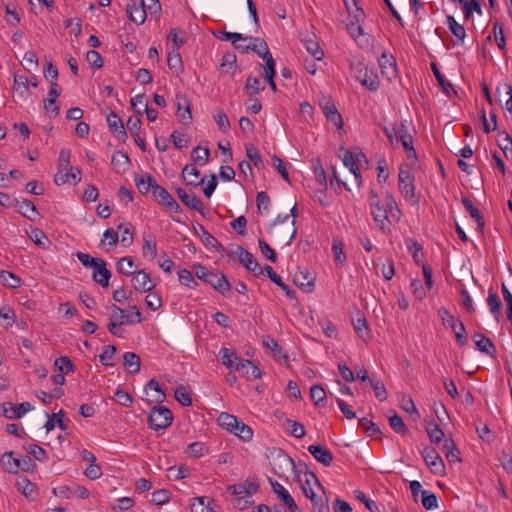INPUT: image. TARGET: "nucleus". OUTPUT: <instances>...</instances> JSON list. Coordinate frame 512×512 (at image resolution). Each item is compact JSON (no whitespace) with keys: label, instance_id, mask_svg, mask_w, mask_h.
Listing matches in <instances>:
<instances>
[{"label":"nucleus","instance_id":"f257e3e1","mask_svg":"<svg viewBox=\"0 0 512 512\" xmlns=\"http://www.w3.org/2000/svg\"><path fill=\"white\" fill-rule=\"evenodd\" d=\"M195 276L205 283L210 284L215 290L222 295L227 294L231 290V285L224 274H218L208 270L202 264H194L192 266Z\"/></svg>","mask_w":512,"mask_h":512},{"label":"nucleus","instance_id":"f03ea898","mask_svg":"<svg viewBox=\"0 0 512 512\" xmlns=\"http://www.w3.org/2000/svg\"><path fill=\"white\" fill-rule=\"evenodd\" d=\"M415 178L409 165H401L398 173V188L403 197L413 206L419 204V198L415 195Z\"/></svg>","mask_w":512,"mask_h":512},{"label":"nucleus","instance_id":"7ed1b4c3","mask_svg":"<svg viewBox=\"0 0 512 512\" xmlns=\"http://www.w3.org/2000/svg\"><path fill=\"white\" fill-rule=\"evenodd\" d=\"M351 70L357 81H359L369 91H377L379 88V78L377 73L368 68L364 63L357 62L351 64Z\"/></svg>","mask_w":512,"mask_h":512},{"label":"nucleus","instance_id":"20e7f679","mask_svg":"<svg viewBox=\"0 0 512 512\" xmlns=\"http://www.w3.org/2000/svg\"><path fill=\"white\" fill-rule=\"evenodd\" d=\"M173 421L172 411L165 407L156 405L151 408L148 423L153 430H163L171 425Z\"/></svg>","mask_w":512,"mask_h":512},{"label":"nucleus","instance_id":"39448f33","mask_svg":"<svg viewBox=\"0 0 512 512\" xmlns=\"http://www.w3.org/2000/svg\"><path fill=\"white\" fill-rule=\"evenodd\" d=\"M111 319L119 320V325H132L142 321V315L136 306H131L125 311L115 304L109 306Z\"/></svg>","mask_w":512,"mask_h":512},{"label":"nucleus","instance_id":"423d86ee","mask_svg":"<svg viewBox=\"0 0 512 512\" xmlns=\"http://www.w3.org/2000/svg\"><path fill=\"white\" fill-rule=\"evenodd\" d=\"M438 314L442 319L444 326L450 328L455 333V337L458 343L463 344L464 340L466 339L465 327L463 323L451 315L446 308H440Z\"/></svg>","mask_w":512,"mask_h":512},{"label":"nucleus","instance_id":"0eeeda50","mask_svg":"<svg viewBox=\"0 0 512 512\" xmlns=\"http://www.w3.org/2000/svg\"><path fill=\"white\" fill-rule=\"evenodd\" d=\"M422 457L433 474L441 475L444 472V462L435 448H424Z\"/></svg>","mask_w":512,"mask_h":512},{"label":"nucleus","instance_id":"6e6552de","mask_svg":"<svg viewBox=\"0 0 512 512\" xmlns=\"http://www.w3.org/2000/svg\"><path fill=\"white\" fill-rule=\"evenodd\" d=\"M147 5L145 0H141L140 4L137 5L135 1L128 3L126 6V13L130 21L136 25H142L147 18Z\"/></svg>","mask_w":512,"mask_h":512},{"label":"nucleus","instance_id":"1a4fd4ad","mask_svg":"<svg viewBox=\"0 0 512 512\" xmlns=\"http://www.w3.org/2000/svg\"><path fill=\"white\" fill-rule=\"evenodd\" d=\"M398 141H401L403 148L409 154V157L417 158L416 151L413 147V137L409 132L407 121H401L397 123V131Z\"/></svg>","mask_w":512,"mask_h":512},{"label":"nucleus","instance_id":"9d476101","mask_svg":"<svg viewBox=\"0 0 512 512\" xmlns=\"http://www.w3.org/2000/svg\"><path fill=\"white\" fill-rule=\"evenodd\" d=\"M3 415L7 419H19L23 417L27 412L33 409V406L29 402H23L19 405H14L11 402H4L2 404Z\"/></svg>","mask_w":512,"mask_h":512},{"label":"nucleus","instance_id":"9b49d317","mask_svg":"<svg viewBox=\"0 0 512 512\" xmlns=\"http://www.w3.org/2000/svg\"><path fill=\"white\" fill-rule=\"evenodd\" d=\"M106 120L114 136L124 142L127 139V133L120 117L115 112H111L107 115Z\"/></svg>","mask_w":512,"mask_h":512},{"label":"nucleus","instance_id":"f8f14e48","mask_svg":"<svg viewBox=\"0 0 512 512\" xmlns=\"http://www.w3.org/2000/svg\"><path fill=\"white\" fill-rule=\"evenodd\" d=\"M176 193L180 201L188 208L198 211L204 215V205L201 200L194 194H188L184 189L178 187Z\"/></svg>","mask_w":512,"mask_h":512},{"label":"nucleus","instance_id":"ddd939ff","mask_svg":"<svg viewBox=\"0 0 512 512\" xmlns=\"http://www.w3.org/2000/svg\"><path fill=\"white\" fill-rule=\"evenodd\" d=\"M81 180V171L75 167H69L67 172L63 173V171H57L54 176V182L58 186H62L68 182H72L73 184L79 183Z\"/></svg>","mask_w":512,"mask_h":512},{"label":"nucleus","instance_id":"4468645a","mask_svg":"<svg viewBox=\"0 0 512 512\" xmlns=\"http://www.w3.org/2000/svg\"><path fill=\"white\" fill-rule=\"evenodd\" d=\"M92 278L102 287H108L111 272L106 268V262L103 259L100 258L97 264L93 266Z\"/></svg>","mask_w":512,"mask_h":512},{"label":"nucleus","instance_id":"2eb2a0df","mask_svg":"<svg viewBox=\"0 0 512 512\" xmlns=\"http://www.w3.org/2000/svg\"><path fill=\"white\" fill-rule=\"evenodd\" d=\"M309 453L321 464L324 466H330L333 462V454L332 452L321 445H310L308 447Z\"/></svg>","mask_w":512,"mask_h":512},{"label":"nucleus","instance_id":"dca6fc26","mask_svg":"<svg viewBox=\"0 0 512 512\" xmlns=\"http://www.w3.org/2000/svg\"><path fill=\"white\" fill-rule=\"evenodd\" d=\"M370 210L377 227L385 232L387 229L386 222L389 221L386 208L381 206L380 203L372 202L370 203Z\"/></svg>","mask_w":512,"mask_h":512},{"label":"nucleus","instance_id":"f3484780","mask_svg":"<svg viewBox=\"0 0 512 512\" xmlns=\"http://www.w3.org/2000/svg\"><path fill=\"white\" fill-rule=\"evenodd\" d=\"M61 94V89L59 88L58 84L54 81H51L50 90L48 92V97L46 100H44V108L49 111L51 109V112L54 117H56L59 114L60 108L58 105H56V100Z\"/></svg>","mask_w":512,"mask_h":512},{"label":"nucleus","instance_id":"a211bd4d","mask_svg":"<svg viewBox=\"0 0 512 512\" xmlns=\"http://www.w3.org/2000/svg\"><path fill=\"white\" fill-rule=\"evenodd\" d=\"M135 185L139 192L143 195L148 194L150 191H154L157 186L155 178L149 174L144 173L141 175H135Z\"/></svg>","mask_w":512,"mask_h":512},{"label":"nucleus","instance_id":"6ab92c4d","mask_svg":"<svg viewBox=\"0 0 512 512\" xmlns=\"http://www.w3.org/2000/svg\"><path fill=\"white\" fill-rule=\"evenodd\" d=\"M133 286L138 291L148 292L155 287V284L152 283L149 273L139 270L133 274Z\"/></svg>","mask_w":512,"mask_h":512},{"label":"nucleus","instance_id":"aec40b11","mask_svg":"<svg viewBox=\"0 0 512 512\" xmlns=\"http://www.w3.org/2000/svg\"><path fill=\"white\" fill-rule=\"evenodd\" d=\"M177 112L176 115L183 124H189L192 120L190 101L181 95H176Z\"/></svg>","mask_w":512,"mask_h":512},{"label":"nucleus","instance_id":"412c9836","mask_svg":"<svg viewBox=\"0 0 512 512\" xmlns=\"http://www.w3.org/2000/svg\"><path fill=\"white\" fill-rule=\"evenodd\" d=\"M235 370L241 372L247 379H258L261 377L260 369L250 360H239Z\"/></svg>","mask_w":512,"mask_h":512},{"label":"nucleus","instance_id":"4be33fe9","mask_svg":"<svg viewBox=\"0 0 512 512\" xmlns=\"http://www.w3.org/2000/svg\"><path fill=\"white\" fill-rule=\"evenodd\" d=\"M342 154H340V158L343 161V164L349 168L350 172L355 176L358 185L361 182V174L359 172V167L355 163L354 153L350 150L341 149Z\"/></svg>","mask_w":512,"mask_h":512},{"label":"nucleus","instance_id":"5701e85b","mask_svg":"<svg viewBox=\"0 0 512 512\" xmlns=\"http://www.w3.org/2000/svg\"><path fill=\"white\" fill-rule=\"evenodd\" d=\"M111 164L117 174H123L128 169L130 159L126 153L116 151L112 155Z\"/></svg>","mask_w":512,"mask_h":512},{"label":"nucleus","instance_id":"b1692460","mask_svg":"<svg viewBox=\"0 0 512 512\" xmlns=\"http://www.w3.org/2000/svg\"><path fill=\"white\" fill-rule=\"evenodd\" d=\"M16 207L19 213L31 221H34L39 215L34 203L28 199L16 201Z\"/></svg>","mask_w":512,"mask_h":512},{"label":"nucleus","instance_id":"393cba45","mask_svg":"<svg viewBox=\"0 0 512 512\" xmlns=\"http://www.w3.org/2000/svg\"><path fill=\"white\" fill-rule=\"evenodd\" d=\"M239 262L243 264L245 268L255 276H262L263 272L265 271L264 267L262 268L259 265V263L249 251L243 254V256L239 259Z\"/></svg>","mask_w":512,"mask_h":512},{"label":"nucleus","instance_id":"a878e982","mask_svg":"<svg viewBox=\"0 0 512 512\" xmlns=\"http://www.w3.org/2000/svg\"><path fill=\"white\" fill-rule=\"evenodd\" d=\"M264 270L265 272L267 273V276L268 278L275 284L277 285L279 288H281L285 294L287 295V297H289L290 299H294L295 298V291L291 290L289 288L288 285H286L281 277L273 270V268L269 265H265L264 266Z\"/></svg>","mask_w":512,"mask_h":512},{"label":"nucleus","instance_id":"bb28decb","mask_svg":"<svg viewBox=\"0 0 512 512\" xmlns=\"http://www.w3.org/2000/svg\"><path fill=\"white\" fill-rule=\"evenodd\" d=\"M182 176L186 183L191 186H198L204 182V178L199 179L200 171L191 164H188L183 168Z\"/></svg>","mask_w":512,"mask_h":512},{"label":"nucleus","instance_id":"cd10ccee","mask_svg":"<svg viewBox=\"0 0 512 512\" xmlns=\"http://www.w3.org/2000/svg\"><path fill=\"white\" fill-rule=\"evenodd\" d=\"M262 343L265 347L269 348L273 352V356L279 362L288 360V356L283 352L280 344L270 336H264Z\"/></svg>","mask_w":512,"mask_h":512},{"label":"nucleus","instance_id":"c85d7f7f","mask_svg":"<svg viewBox=\"0 0 512 512\" xmlns=\"http://www.w3.org/2000/svg\"><path fill=\"white\" fill-rule=\"evenodd\" d=\"M379 65L381 67L382 74L388 79L396 76V64L392 56H388L385 53L379 58Z\"/></svg>","mask_w":512,"mask_h":512},{"label":"nucleus","instance_id":"c756f323","mask_svg":"<svg viewBox=\"0 0 512 512\" xmlns=\"http://www.w3.org/2000/svg\"><path fill=\"white\" fill-rule=\"evenodd\" d=\"M322 110L328 121L337 125L338 128L342 127V117L333 103L327 101L322 105Z\"/></svg>","mask_w":512,"mask_h":512},{"label":"nucleus","instance_id":"7c9ffc66","mask_svg":"<svg viewBox=\"0 0 512 512\" xmlns=\"http://www.w3.org/2000/svg\"><path fill=\"white\" fill-rule=\"evenodd\" d=\"M13 452H6L1 456L0 465L9 473H17L20 465V458L13 457Z\"/></svg>","mask_w":512,"mask_h":512},{"label":"nucleus","instance_id":"2f4dec72","mask_svg":"<svg viewBox=\"0 0 512 512\" xmlns=\"http://www.w3.org/2000/svg\"><path fill=\"white\" fill-rule=\"evenodd\" d=\"M142 252L144 257H150V259L157 256V243L153 234L144 235Z\"/></svg>","mask_w":512,"mask_h":512},{"label":"nucleus","instance_id":"473e14b6","mask_svg":"<svg viewBox=\"0 0 512 512\" xmlns=\"http://www.w3.org/2000/svg\"><path fill=\"white\" fill-rule=\"evenodd\" d=\"M199 233V236L203 242V244L207 248H216L217 250H223V246L219 243V241L210 234L203 225H198V230H196Z\"/></svg>","mask_w":512,"mask_h":512},{"label":"nucleus","instance_id":"72a5a7b5","mask_svg":"<svg viewBox=\"0 0 512 512\" xmlns=\"http://www.w3.org/2000/svg\"><path fill=\"white\" fill-rule=\"evenodd\" d=\"M426 432L432 443L439 445L442 441L444 442V432L441 427L431 419L426 426Z\"/></svg>","mask_w":512,"mask_h":512},{"label":"nucleus","instance_id":"f704fd0d","mask_svg":"<svg viewBox=\"0 0 512 512\" xmlns=\"http://www.w3.org/2000/svg\"><path fill=\"white\" fill-rule=\"evenodd\" d=\"M123 365L129 373L136 374L140 371V357L134 352H126L123 355Z\"/></svg>","mask_w":512,"mask_h":512},{"label":"nucleus","instance_id":"c9c22d12","mask_svg":"<svg viewBox=\"0 0 512 512\" xmlns=\"http://www.w3.org/2000/svg\"><path fill=\"white\" fill-rule=\"evenodd\" d=\"M219 356L222 360V364L228 369H235L236 363L241 360L234 350L228 348H221Z\"/></svg>","mask_w":512,"mask_h":512},{"label":"nucleus","instance_id":"e433bc0d","mask_svg":"<svg viewBox=\"0 0 512 512\" xmlns=\"http://www.w3.org/2000/svg\"><path fill=\"white\" fill-rule=\"evenodd\" d=\"M213 503L214 500L209 497H196L191 504V512H214L211 507V504Z\"/></svg>","mask_w":512,"mask_h":512},{"label":"nucleus","instance_id":"4c0bfd02","mask_svg":"<svg viewBox=\"0 0 512 512\" xmlns=\"http://www.w3.org/2000/svg\"><path fill=\"white\" fill-rule=\"evenodd\" d=\"M240 421L241 420L238 419L236 416L224 412L221 413L218 417V422L220 426L231 433L234 430H237Z\"/></svg>","mask_w":512,"mask_h":512},{"label":"nucleus","instance_id":"58836bf2","mask_svg":"<svg viewBox=\"0 0 512 512\" xmlns=\"http://www.w3.org/2000/svg\"><path fill=\"white\" fill-rule=\"evenodd\" d=\"M63 416H64L63 410H60L58 413H55V414L49 416L48 420L45 424L46 430L49 432V431L53 430L56 425H58V427L61 430L65 431L68 428V426L65 423V421L63 420Z\"/></svg>","mask_w":512,"mask_h":512},{"label":"nucleus","instance_id":"ea45409f","mask_svg":"<svg viewBox=\"0 0 512 512\" xmlns=\"http://www.w3.org/2000/svg\"><path fill=\"white\" fill-rule=\"evenodd\" d=\"M167 64L169 69L177 75L183 71L182 58L178 50H172L168 53Z\"/></svg>","mask_w":512,"mask_h":512},{"label":"nucleus","instance_id":"a19ab883","mask_svg":"<svg viewBox=\"0 0 512 512\" xmlns=\"http://www.w3.org/2000/svg\"><path fill=\"white\" fill-rule=\"evenodd\" d=\"M304 47L308 51L309 54L314 58V60H322L324 57V52L321 49L319 43L314 39H305L303 41Z\"/></svg>","mask_w":512,"mask_h":512},{"label":"nucleus","instance_id":"79ce46f5","mask_svg":"<svg viewBox=\"0 0 512 512\" xmlns=\"http://www.w3.org/2000/svg\"><path fill=\"white\" fill-rule=\"evenodd\" d=\"M152 194L156 202L164 207H166L170 201L174 199L164 187L158 184Z\"/></svg>","mask_w":512,"mask_h":512},{"label":"nucleus","instance_id":"37998d69","mask_svg":"<svg viewBox=\"0 0 512 512\" xmlns=\"http://www.w3.org/2000/svg\"><path fill=\"white\" fill-rule=\"evenodd\" d=\"M443 448L445 450V456L448 462L459 461V451L455 446L454 441L451 438L445 439L443 442Z\"/></svg>","mask_w":512,"mask_h":512},{"label":"nucleus","instance_id":"c03bdc74","mask_svg":"<svg viewBox=\"0 0 512 512\" xmlns=\"http://www.w3.org/2000/svg\"><path fill=\"white\" fill-rule=\"evenodd\" d=\"M310 396L316 406H323L326 400V391L320 384L310 388Z\"/></svg>","mask_w":512,"mask_h":512},{"label":"nucleus","instance_id":"a18cd8bd","mask_svg":"<svg viewBox=\"0 0 512 512\" xmlns=\"http://www.w3.org/2000/svg\"><path fill=\"white\" fill-rule=\"evenodd\" d=\"M193 270L192 271H189L187 269H181L178 271V280L179 282L188 287V288H192V289H195L198 285L197 281L194 279V276H193Z\"/></svg>","mask_w":512,"mask_h":512},{"label":"nucleus","instance_id":"49530a36","mask_svg":"<svg viewBox=\"0 0 512 512\" xmlns=\"http://www.w3.org/2000/svg\"><path fill=\"white\" fill-rule=\"evenodd\" d=\"M487 304H488L490 312L498 320L502 304H501V301H500L497 293L493 292L492 290H489Z\"/></svg>","mask_w":512,"mask_h":512},{"label":"nucleus","instance_id":"de8ad7c7","mask_svg":"<svg viewBox=\"0 0 512 512\" xmlns=\"http://www.w3.org/2000/svg\"><path fill=\"white\" fill-rule=\"evenodd\" d=\"M447 24H448V28L452 32V34L459 41H463V39L465 38V35H466L464 27L461 24H459L455 20V18L451 15L447 16Z\"/></svg>","mask_w":512,"mask_h":512},{"label":"nucleus","instance_id":"09e8293b","mask_svg":"<svg viewBox=\"0 0 512 512\" xmlns=\"http://www.w3.org/2000/svg\"><path fill=\"white\" fill-rule=\"evenodd\" d=\"M134 261L133 258L130 256L122 257L118 263H117V270L126 276H131L135 272L133 271L134 268Z\"/></svg>","mask_w":512,"mask_h":512},{"label":"nucleus","instance_id":"8fccbe9b","mask_svg":"<svg viewBox=\"0 0 512 512\" xmlns=\"http://www.w3.org/2000/svg\"><path fill=\"white\" fill-rule=\"evenodd\" d=\"M358 426L368 434V436H376L381 434L379 426L366 417L359 419Z\"/></svg>","mask_w":512,"mask_h":512},{"label":"nucleus","instance_id":"3c124183","mask_svg":"<svg viewBox=\"0 0 512 512\" xmlns=\"http://www.w3.org/2000/svg\"><path fill=\"white\" fill-rule=\"evenodd\" d=\"M385 202H386V207H387L386 208L387 214L389 213L392 218H394L398 221L401 217V211L398 208L395 198L391 193L386 194Z\"/></svg>","mask_w":512,"mask_h":512},{"label":"nucleus","instance_id":"603ef678","mask_svg":"<svg viewBox=\"0 0 512 512\" xmlns=\"http://www.w3.org/2000/svg\"><path fill=\"white\" fill-rule=\"evenodd\" d=\"M18 490L21 491L25 497L27 498H35L36 496V487L33 483H31L27 478H23L21 481L17 483Z\"/></svg>","mask_w":512,"mask_h":512},{"label":"nucleus","instance_id":"864d4df0","mask_svg":"<svg viewBox=\"0 0 512 512\" xmlns=\"http://www.w3.org/2000/svg\"><path fill=\"white\" fill-rule=\"evenodd\" d=\"M269 482L272 487V491L278 496V498L283 502H289L293 497L290 495V493L276 480L269 479Z\"/></svg>","mask_w":512,"mask_h":512},{"label":"nucleus","instance_id":"5fc2aeb1","mask_svg":"<svg viewBox=\"0 0 512 512\" xmlns=\"http://www.w3.org/2000/svg\"><path fill=\"white\" fill-rule=\"evenodd\" d=\"M0 278L3 284L10 288H17L20 286V278L17 277L14 273L2 270L0 271Z\"/></svg>","mask_w":512,"mask_h":512},{"label":"nucleus","instance_id":"6e6d98bb","mask_svg":"<svg viewBox=\"0 0 512 512\" xmlns=\"http://www.w3.org/2000/svg\"><path fill=\"white\" fill-rule=\"evenodd\" d=\"M388 420H389L390 427L396 433L404 435L408 432L405 422L398 414H394V415L390 416Z\"/></svg>","mask_w":512,"mask_h":512},{"label":"nucleus","instance_id":"4d7b16f0","mask_svg":"<svg viewBox=\"0 0 512 512\" xmlns=\"http://www.w3.org/2000/svg\"><path fill=\"white\" fill-rule=\"evenodd\" d=\"M314 280L315 278L311 276L309 272H299L294 275V283L298 287H305V286H314Z\"/></svg>","mask_w":512,"mask_h":512},{"label":"nucleus","instance_id":"13d9d810","mask_svg":"<svg viewBox=\"0 0 512 512\" xmlns=\"http://www.w3.org/2000/svg\"><path fill=\"white\" fill-rule=\"evenodd\" d=\"M461 201L466 211L470 214V216L476 221L477 225L480 227V211L472 203V200L468 196L462 195Z\"/></svg>","mask_w":512,"mask_h":512},{"label":"nucleus","instance_id":"bf43d9fd","mask_svg":"<svg viewBox=\"0 0 512 512\" xmlns=\"http://www.w3.org/2000/svg\"><path fill=\"white\" fill-rule=\"evenodd\" d=\"M421 494H422V505L426 510H432V509H435L438 507L437 496L434 493H432L428 490H423L421 492Z\"/></svg>","mask_w":512,"mask_h":512},{"label":"nucleus","instance_id":"052dcab7","mask_svg":"<svg viewBox=\"0 0 512 512\" xmlns=\"http://www.w3.org/2000/svg\"><path fill=\"white\" fill-rule=\"evenodd\" d=\"M461 5L466 20L472 16L474 11L480 14V2L478 0H465Z\"/></svg>","mask_w":512,"mask_h":512},{"label":"nucleus","instance_id":"680f3d73","mask_svg":"<svg viewBox=\"0 0 512 512\" xmlns=\"http://www.w3.org/2000/svg\"><path fill=\"white\" fill-rule=\"evenodd\" d=\"M232 433L239 437L240 439H242L243 441H250L253 437L252 429L242 420L239 422L237 430H234Z\"/></svg>","mask_w":512,"mask_h":512},{"label":"nucleus","instance_id":"e2e57ef3","mask_svg":"<svg viewBox=\"0 0 512 512\" xmlns=\"http://www.w3.org/2000/svg\"><path fill=\"white\" fill-rule=\"evenodd\" d=\"M175 399L182 406H190L192 404V399L190 393L186 390L185 387L180 386L175 389L174 392Z\"/></svg>","mask_w":512,"mask_h":512},{"label":"nucleus","instance_id":"0e129e2a","mask_svg":"<svg viewBox=\"0 0 512 512\" xmlns=\"http://www.w3.org/2000/svg\"><path fill=\"white\" fill-rule=\"evenodd\" d=\"M264 87L260 86V80L257 77L249 76L245 83L246 92L252 96L262 91Z\"/></svg>","mask_w":512,"mask_h":512},{"label":"nucleus","instance_id":"69168bd1","mask_svg":"<svg viewBox=\"0 0 512 512\" xmlns=\"http://www.w3.org/2000/svg\"><path fill=\"white\" fill-rule=\"evenodd\" d=\"M209 149L208 148H201V147H195L191 152V158L194 162L199 163L202 161V165L206 164V162L209 159Z\"/></svg>","mask_w":512,"mask_h":512},{"label":"nucleus","instance_id":"338daca9","mask_svg":"<svg viewBox=\"0 0 512 512\" xmlns=\"http://www.w3.org/2000/svg\"><path fill=\"white\" fill-rule=\"evenodd\" d=\"M369 383L374 390L375 397L381 402L385 401L387 399V391L383 382L372 379Z\"/></svg>","mask_w":512,"mask_h":512},{"label":"nucleus","instance_id":"774afa93","mask_svg":"<svg viewBox=\"0 0 512 512\" xmlns=\"http://www.w3.org/2000/svg\"><path fill=\"white\" fill-rule=\"evenodd\" d=\"M71 151L67 148H62L58 157V171H65L70 166Z\"/></svg>","mask_w":512,"mask_h":512}]
</instances>
